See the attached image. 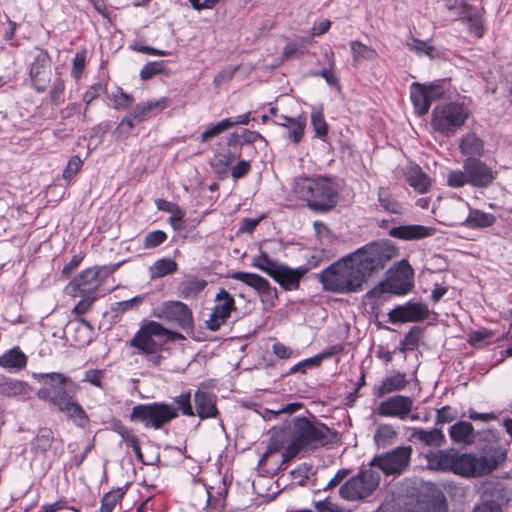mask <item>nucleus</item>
Listing matches in <instances>:
<instances>
[{"label": "nucleus", "mask_w": 512, "mask_h": 512, "mask_svg": "<svg viewBox=\"0 0 512 512\" xmlns=\"http://www.w3.org/2000/svg\"><path fill=\"white\" fill-rule=\"evenodd\" d=\"M395 255V248L385 242H372L331 263L319 274L323 289L351 294L364 290L367 280L383 270Z\"/></svg>", "instance_id": "1"}, {"label": "nucleus", "mask_w": 512, "mask_h": 512, "mask_svg": "<svg viewBox=\"0 0 512 512\" xmlns=\"http://www.w3.org/2000/svg\"><path fill=\"white\" fill-rule=\"evenodd\" d=\"M427 468L452 472L466 478H476L493 472L506 459V452L498 444L486 445L479 454L437 450L425 455Z\"/></svg>", "instance_id": "2"}, {"label": "nucleus", "mask_w": 512, "mask_h": 512, "mask_svg": "<svg viewBox=\"0 0 512 512\" xmlns=\"http://www.w3.org/2000/svg\"><path fill=\"white\" fill-rule=\"evenodd\" d=\"M180 332L166 328L155 320H143L140 327L129 341V345L140 355H145L149 363L160 365L164 359L161 352L168 343L184 340Z\"/></svg>", "instance_id": "3"}, {"label": "nucleus", "mask_w": 512, "mask_h": 512, "mask_svg": "<svg viewBox=\"0 0 512 512\" xmlns=\"http://www.w3.org/2000/svg\"><path fill=\"white\" fill-rule=\"evenodd\" d=\"M293 191L314 211H329L338 202L337 187L329 177H298L294 180Z\"/></svg>", "instance_id": "4"}, {"label": "nucleus", "mask_w": 512, "mask_h": 512, "mask_svg": "<svg viewBox=\"0 0 512 512\" xmlns=\"http://www.w3.org/2000/svg\"><path fill=\"white\" fill-rule=\"evenodd\" d=\"M335 433L325 424L311 421L305 417H296L292 421L288 452L297 454L301 449H315L333 442Z\"/></svg>", "instance_id": "5"}, {"label": "nucleus", "mask_w": 512, "mask_h": 512, "mask_svg": "<svg viewBox=\"0 0 512 512\" xmlns=\"http://www.w3.org/2000/svg\"><path fill=\"white\" fill-rule=\"evenodd\" d=\"M470 114V108L464 102H441L432 110L430 125L435 132L452 137L464 126Z\"/></svg>", "instance_id": "6"}, {"label": "nucleus", "mask_w": 512, "mask_h": 512, "mask_svg": "<svg viewBox=\"0 0 512 512\" xmlns=\"http://www.w3.org/2000/svg\"><path fill=\"white\" fill-rule=\"evenodd\" d=\"M36 377L42 383L37 391V397L57 409L74 398V392L78 389V385L61 373L38 374Z\"/></svg>", "instance_id": "7"}, {"label": "nucleus", "mask_w": 512, "mask_h": 512, "mask_svg": "<svg viewBox=\"0 0 512 512\" xmlns=\"http://www.w3.org/2000/svg\"><path fill=\"white\" fill-rule=\"evenodd\" d=\"M177 410L172 404L153 402L135 405L130 413V420L143 424L145 428L159 430L177 418Z\"/></svg>", "instance_id": "8"}, {"label": "nucleus", "mask_w": 512, "mask_h": 512, "mask_svg": "<svg viewBox=\"0 0 512 512\" xmlns=\"http://www.w3.org/2000/svg\"><path fill=\"white\" fill-rule=\"evenodd\" d=\"M380 483V473L371 465L362 469L340 487V496L348 501L365 499L370 496Z\"/></svg>", "instance_id": "9"}, {"label": "nucleus", "mask_w": 512, "mask_h": 512, "mask_svg": "<svg viewBox=\"0 0 512 512\" xmlns=\"http://www.w3.org/2000/svg\"><path fill=\"white\" fill-rule=\"evenodd\" d=\"M27 56L31 85L36 92L43 93L51 81V57L45 49L38 46L29 50Z\"/></svg>", "instance_id": "10"}, {"label": "nucleus", "mask_w": 512, "mask_h": 512, "mask_svg": "<svg viewBox=\"0 0 512 512\" xmlns=\"http://www.w3.org/2000/svg\"><path fill=\"white\" fill-rule=\"evenodd\" d=\"M167 107V98L149 100L136 105L129 115L125 116L117 127V131L123 135L128 136L133 129L135 123H140L148 118L160 113Z\"/></svg>", "instance_id": "11"}, {"label": "nucleus", "mask_w": 512, "mask_h": 512, "mask_svg": "<svg viewBox=\"0 0 512 512\" xmlns=\"http://www.w3.org/2000/svg\"><path fill=\"white\" fill-rule=\"evenodd\" d=\"M411 455L410 446H398L387 453L375 456L370 465L379 468L386 475H399L409 466Z\"/></svg>", "instance_id": "12"}, {"label": "nucleus", "mask_w": 512, "mask_h": 512, "mask_svg": "<svg viewBox=\"0 0 512 512\" xmlns=\"http://www.w3.org/2000/svg\"><path fill=\"white\" fill-rule=\"evenodd\" d=\"M156 318L176 324L185 332L194 328L191 309L181 301H164L153 313Z\"/></svg>", "instance_id": "13"}, {"label": "nucleus", "mask_w": 512, "mask_h": 512, "mask_svg": "<svg viewBox=\"0 0 512 512\" xmlns=\"http://www.w3.org/2000/svg\"><path fill=\"white\" fill-rule=\"evenodd\" d=\"M445 93L442 83H432L430 85L413 82L410 86V99L415 113L423 116L428 113L432 102L440 99Z\"/></svg>", "instance_id": "14"}, {"label": "nucleus", "mask_w": 512, "mask_h": 512, "mask_svg": "<svg viewBox=\"0 0 512 512\" xmlns=\"http://www.w3.org/2000/svg\"><path fill=\"white\" fill-rule=\"evenodd\" d=\"M102 270H106L107 273H111L114 269L107 267L87 268L69 283L67 289L73 296L95 295L96 290L100 286L99 276Z\"/></svg>", "instance_id": "15"}, {"label": "nucleus", "mask_w": 512, "mask_h": 512, "mask_svg": "<svg viewBox=\"0 0 512 512\" xmlns=\"http://www.w3.org/2000/svg\"><path fill=\"white\" fill-rule=\"evenodd\" d=\"M463 169L468 174V182L477 188H487L496 179L497 172L477 157H467Z\"/></svg>", "instance_id": "16"}, {"label": "nucleus", "mask_w": 512, "mask_h": 512, "mask_svg": "<svg viewBox=\"0 0 512 512\" xmlns=\"http://www.w3.org/2000/svg\"><path fill=\"white\" fill-rule=\"evenodd\" d=\"M215 301L217 304L205 321L206 327L211 331H217L230 317L231 311L236 308L234 298L223 288L217 292Z\"/></svg>", "instance_id": "17"}, {"label": "nucleus", "mask_w": 512, "mask_h": 512, "mask_svg": "<svg viewBox=\"0 0 512 512\" xmlns=\"http://www.w3.org/2000/svg\"><path fill=\"white\" fill-rule=\"evenodd\" d=\"M429 316L427 304L408 301L404 305L395 306L389 313V322L392 324L406 322H421Z\"/></svg>", "instance_id": "18"}, {"label": "nucleus", "mask_w": 512, "mask_h": 512, "mask_svg": "<svg viewBox=\"0 0 512 512\" xmlns=\"http://www.w3.org/2000/svg\"><path fill=\"white\" fill-rule=\"evenodd\" d=\"M230 277L251 287L260 296L262 302L273 304L278 297L276 288L271 287L267 279L256 273L237 271Z\"/></svg>", "instance_id": "19"}, {"label": "nucleus", "mask_w": 512, "mask_h": 512, "mask_svg": "<svg viewBox=\"0 0 512 512\" xmlns=\"http://www.w3.org/2000/svg\"><path fill=\"white\" fill-rule=\"evenodd\" d=\"M413 407V400L408 396L395 395L380 402L376 413L383 417H397L405 420Z\"/></svg>", "instance_id": "20"}, {"label": "nucleus", "mask_w": 512, "mask_h": 512, "mask_svg": "<svg viewBox=\"0 0 512 512\" xmlns=\"http://www.w3.org/2000/svg\"><path fill=\"white\" fill-rule=\"evenodd\" d=\"M388 291L396 295H404L413 288V270L408 263L396 270L389 278Z\"/></svg>", "instance_id": "21"}, {"label": "nucleus", "mask_w": 512, "mask_h": 512, "mask_svg": "<svg viewBox=\"0 0 512 512\" xmlns=\"http://www.w3.org/2000/svg\"><path fill=\"white\" fill-rule=\"evenodd\" d=\"M483 15V8L472 5L458 16V20L467 27V31L470 35L476 38H482L485 33Z\"/></svg>", "instance_id": "22"}, {"label": "nucleus", "mask_w": 512, "mask_h": 512, "mask_svg": "<svg viewBox=\"0 0 512 512\" xmlns=\"http://www.w3.org/2000/svg\"><path fill=\"white\" fill-rule=\"evenodd\" d=\"M435 233V227L417 224L400 225L389 231L390 236L408 241L424 239L433 236Z\"/></svg>", "instance_id": "23"}, {"label": "nucleus", "mask_w": 512, "mask_h": 512, "mask_svg": "<svg viewBox=\"0 0 512 512\" xmlns=\"http://www.w3.org/2000/svg\"><path fill=\"white\" fill-rule=\"evenodd\" d=\"M195 415L200 419L215 418L218 415L216 397L210 392L197 390L194 394Z\"/></svg>", "instance_id": "24"}, {"label": "nucleus", "mask_w": 512, "mask_h": 512, "mask_svg": "<svg viewBox=\"0 0 512 512\" xmlns=\"http://www.w3.org/2000/svg\"><path fill=\"white\" fill-rule=\"evenodd\" d=\"M305 270L301 268H290L285 264H280L274 271L273 279L279 283L284 290H295L299 287L300 280Z\"/></svg>", "instance_id": "25"}, {"label": "nucleus", "mask_w": 512, "mask_h": 512, "mask_svg": "<svg viewBox=\"0 0 512 512\" xmlns=\"http://www.w3.org/2000/svg\"><path fill=\"white\" fill-rule=\"evenodd\" d=\"M58 411L64 413L68 420L82 429L88 427L90 419L83 407L73 398L69 399L65 404L58 408Z\"/></svg>", "instance_id": "26"}, {"label": "nucleus", "mask_w": 512, "mask_h": 512, "mask_svg": "<svg viewBox=\"0 0 512 512\" xmlns=\"http://www.w3.org/2000/svg\"><path fill=\"white\" fill-rule=\"evenodd\" d=\"M411 439L424 446L441 447L445 444V435L441 429L432 428L429 430L423 428H413Z\"/></svg>", "instance_id": "27"}, {"label": "nucleus", "mask_w": 512, "mask_h": 512, "mask_svg": "<svg viewBox=\"0 0 512 512\" xmlns=\"http://www.w3.org/2000/svg\"><path fill=\"white\" fill-rule=\"evenodd\" d=\"M240 157V152L223 149L214 154L210 161V165L215 174L223 178L228 175L230 165Z\"/></svg>", "instance_id": "28"}, {"label": "nucleus", "mask_w": 512, "mask_h": 512, "mask_svg": "<svg viewBox=\"0 0 512 512\" xmlns=\"http://www.w3.org/2000/svg\"><path fill=\"white\" fill-rule=\"evenodd\" d=\"M407 183L418 193L428 192L431 186L429 176L419 165H410L405 173Z\"/></svg>", "instance_id": "29"}, {"label": "nucleus", "mask_w": 512, "mask_h": 512, "mask_svg": "<svg viewBox=\"0 0 512 512\" xmlns=\"http://www.w3.org/2000/svg\"><path fill=\"white\" fill-rule=\"evenodd\" d=\"M449 436L452 442L469 445L474 442V427L470 422L458 421L449 428Z\"/></svg>", "instance_id": "30"}, {"label": "nucleus", "mask_w": 512, "mask_h": 512, "mask_svg": "<svg viewBox=\"0 0 512 512\" xmlns=\"http://www.w3.org/2000/svg\"><path fill=\"white\" fill-rule=\"evenodd\" d=\"M459 150L468 157H481L484 154V142L474 132L463 135L459 142Z\"/></svg>", "instance_id": "31"}, {"label": "nucleus", "mask_w": 512, "mask_h": 512, "mask_svg": "<svg viewBox=\"0 0 512 512\" xmlns=\"http://www.w3.org/2000/svg\"><path fill=\"white\" fill-rule=\"evenodd\" d=\"M406 385V375L401 372H396L384 378L381 383L374 388V394L377 397H383L386 394L402 390Z\"/></svg>", "instance_id": "32"}, {"label": "nucleus", "mask_w": 512, "mask_h": 512, "mask_svg": "<svg viewBox=\"0 0 512 512\" xmlns=\"http://www.w3.org/2000/svg\"><path fill=\"white\" fill-rule=\"evenodd\" d=\"M496 216L479 209L469 208V214L463 225L471 229H484L496 223Z\"/></svg>", "instance_id": "33"}, {"label": "nucleus", "mask_w": 512, "mask_h": 512, "mask_svg": "<svg viewBox=\"0 0 512 512\" xmlns=\"http://www.w3.org/2000/svg\"><path fill=\"white\" fill-rule=\"evenodd\" d=\"M354 65L363 61H374L378 57L377 51L361 41L353 40L349 43Z\"/></svg>", "instance_id": "34"}, {"label": "nucleus", "mask_w": 512, "mask_h": 512, "mask_svg": "<svg viewBox=\"0 0 512 512\" xmlns=\"http://www.w3.org/2000/svg\"><path fill=\"white\" fill-rule=\"evenodd\" d=\"M178 265L171 258H161L156 260L149 267V276L151 279H158L173 274L177 271Z\"/></svg>", "instance_id": "35"}, {"label": "nucleus", "mask_w": 512, "mask_h": 512, "mask_svg": "<svg viewBox=\"0 0 512 512\" xmlns=\"http://www.w3.org/2000/svg\"><path fill=\"white\" fill-rule=\"evenodd\" d=\"M27 358L19 348H12L0 356V366L9 369H21L26 366Z\"/></svg>", "instance_id": "36"}, {"label": "nucleus", "mask_w": 512, "mask_h": 512, "mask_svg": "<svg viewBox=\"0 0 512 512\" xmlns=\"http://www.w3.org/2000/svg\"><path fill=\"white\" fill-rule=\"evenodd\" d=\"M407 512H447L446 497L442 492L434 493L425 505H418Z\"/></svg>", "instance_id": "37"}, {"label": "nucleus", "mask_w": 512, "mask_h": 512, "mask_svg": "<svg viewBox=\"0 0 512 512\" xmlns=\"http://www.w3.org/2000/svg\"><path fill=\"white\" fill-rule=\"evenodd\" d=\"M407 47L409 50L415 52L417 55L422 56L426 55L430 59H436L440 57V50L430 44L428 42L420 40L418 38H415L411 36L407 42Z\"/></svg>", "instance_id": "38"}, {"label": "nucleus", "mask_w": 512, "mask_h": 512, "mask_svg": "<svg viewBox=\"0 0 512 512\" xmlns=\"http://www.w3.org/2000/svg\"><path fill=\"white\" fill-rule=\"evenodd\" d=\"M397 439V431L391 424H380L374 434V441L377 447L386 448Z\"/></svg>", "instance_id": "39"}, {"label": "nucleus", "mask_w": 512, "mask_h": 512, "mask_svg": "<svg viewBox=\"0 0 512 512\" xmlns=\"http://www.w3.org/2000/svg\"><path fill=\"white\" fill-rule=\"evenodd\" d=\"M54 442V433L50 428L43 427L38 430L32 441V449L35 452L46 453Z\"/></svg>", "instance_id": "40"}, {"label": "nucleus", "mask_w": 512, "mask_h": 512, "mask_svg": "<svg viewBox=\"0 0 512 512\" xmlns=\"http://www.w3.org/2000/svg\"><path fill=\"white\" fill-rule=\"evenodd\" d=\"M125 495V489L118 487L105 493L101 498L99 512H112Z\"/></svg>", "instance_id": "41"}, {"label": "nucleus", "mask_w": 512, "mask_h": 512, "mask_svg": "<svg viewBox=\"0 0 512 512\" xmlns=\"http://www.w3.org/2000/svg\"><path fill=\"white\" fill-rule=\"evenodd\" d=\"M26 384L22 381L1 377L0 378V394L6 396H17L25 393Z\"/></svg>", "instance_id": "42"}, {"label": "nucleus", "mask_w": 512, "mask_h": 512, "mask_svg": "<svg viewBox=\"0 0 512 512\" xmlns=\"http://www.w3.org/2000/svg\"><path fill=\"white\" fill-rule=\"evenodd\" d=\"M378 202L379 205L387 212L392 214H401L402 213V205L394 199L390 193L380 187L378 190Z\"/></svg>", "instance_id": "43"}, {"label": "nucleus", "mask_w": 512, "mask_h": 512, "mask_svg": "<svg viewBox=\"0 0 512 512\" xmlns=\"http://www.w3.org/2000/svg\"><path fill=\"white\" fill-rule=\"evenodd\" d=\"M252 266L273 277L274 271L277 270L280 264L270 259L266 252L261 251L260 255L253 259Z\"/></svg>", "instance_id": "44"}, {"label": "nucleus", "mask_w": 512, "mask_h": 512, "mask_svg": "<svg viewBox=\"0 0 512 512\" xmlns=\"http://www.w3.org/2000/svg\"><path fill=\"white\" fill-rule=\"evenodd\" d=\"M311 125L314 129L315 137L324 140L328 134V124L321 109L312 111Z\"/></svg>", "instance_id": "45"}, {"label": "nucleus", "mask_w": 512, "mask_h": 512, "mask_svg": "<svg viewBox=\"0 0 512 512\" xmlns=\"http://www.w3.org/2000/svg\"><path fill=\"white\" fill-rule=\"evenodd\" d=\"M306 127V117L298 116L293 119L288 128L287 137L293 141V143L298 144L304 135V130Z\"/></svg>", "instance_id": "46"}, {"label": "nucleus", "mask_w": 512, "mask_h": 512, "mask_svg": "<svg viewBox=\"0 0 512 512\" xmlns=\"http://www.w3.org/2000/svg\"><path fill=\"white\" fill-rule=\"evenodd\" d=\"M231 128V123L229 119H223L216 124H211L208 126L205 131L201 134V142H207L210 139L220 135L224 131Z\"/></svg>", "instance_id": "47"}, {"label": "nucleus", "mask_w": 512, "mask_h": 512, "mask_svg": "<svg viewBox=\"0 0 512 512\" xmlns=\"http://www.w3.org/2000/svg\"><path fill=\"white\" fill-rule=\"evenodd\" d=\"M174 404H176L175 409L180 411L185 416H195V412L191 403V393L190 391L181 393L180 395L174 397Z\"/></svg>", "instance_id": "48"}, {"label": "nucleus", "mask_w": 512, "mask_h": 512, "mask_svg": "<svg viewBox=\"0 0 512 512\" xmlns=\"http://www.w3.org/2000/svg\"><path fill=\"white\" fill-rule=\"evenodd\" d=\"M164 69V61H151L142 67V69L140 70V77L142 80H149L153 76L162 73Z\"/></svg>", "instance_id": "49"}, {"label": "nucleus", "mask_w": 512, "mask_h": 512, "mask_svg": "<svg viewBox=\"0 0 512 512\" xmlns=\"http://www.w3.org/2000/svg\"><path fill=\"white\" fill-rule=\"evenodd\" d=\"M167 239V234L162 230H154L147 233L143 240V247L145 249H152L164 243Z\"/></svg>", "instance_id": "50"}, {"label": "nucleus", "mask_w": 512, "mask_h": 512, "mask_svg": "<svg viewBox=\"0 0 512 512\" xmlns=\"http://www.w3.org/2000/svg\"><path fill=\"white\" fill-rule=\"evenodd\" d=\"M65 85L61 78H56L49 91V98L53 105H59L64 102Z\"/></svg>", "instance_id": "51"}, {"label": "nucleus", "mask_w": 512, "mask_h": 512, "mask_svg": "<svg viewBox=\"0 0 512 512\" xmlns=\"http://www.w3.org/2000/svg\"><path fill=\"white\" fill-rule=\"evenodd\" d=\"M458 417L457 409L451 406H443L436 410V420L435 423L438 424H446L451 423Z\"/></svg>", "instance_id": "52"}, {"label": "nucleus", "mask_w": 512, "mask_h": 512, "mask_svg": "<svg viewBox=\"0 0 512 512\" xmlns=\"http://www.w3.org/2000/svg\"><path fill=\"white\" fill-rule=\"evenodd\" d=\"M447 184L452 188H460L469 184L467 172L464 169L449 172L447 175Z\"/></svg>", "instance_id": "53"}, {"label": "nucleus", "mask_w": 512, "mask_h": 512, "mask_svg": "<svg viewBox=\"0 0 512 512\" xmlns=\"http://www.w3.org/2000/svg\"><path fill=\"white\" fill-rule=\"evenodd\" d=\"M144 302V296H135L131 299L117 302L113 311L124 313L132 309L138 308Z\"/></svg>", "instance_id": "54"}, {"label": "nucleus", "mask_w": 512, "mask_h": 512, "mask_svg": "<svg viewBox=\"0 0 512 512\" xmlns=\"http://www.w3.org/2000/svg\"><path fill=\"white\" fill-rule=\"evenodd\" d=\"M238 69L239 66H234L219 71L213 79L214 86L216 88H220L222 85L230 82L233 79L235 73L238 71Z\"/></svg>", "instance_id": "55"}, {"label": "nucleus", "mask_w": 512, "mask_h": 512, "mask_svg": "<svg viewBox=\"0 0 512 512\" xmlns=\"http://www.w3.org/2000/svg\"><path fill=\"white\" fill-rule=\"evenodd\" d=\"M81 166H82L81 158L77 155L72 156L69 159V161L63 171V178L66 181H70L74 177V175L79 172Z\"/></svg>", "instance_id": "56"}, {"label": "nucleus", "mask_w": 512, "mask_h": 512, "mask_svg": "<svg viewBox=\"0 0 512 512\" xmlns=\"http://www.w3.org/2000/svg\"><path fill=\"white\" fill-rule=\"evenodd\" d=\"M325 56L328 59L329 68L322 69L317 75L323 77L325 79V81L329 85H331V86H338L339 85V80H338L337 76L332 71V68L334 66L333 54L332 53L330 55L325 54Z\"/></svg>", "instance_id": "57"}, {"label": "nucleus", "mask_w": 512, "mask_h": 512, "mask_svg": "<svg viewBox=\"0 0 512 512\" xmlns=\"http://www.w3.org/2000/svg\"><path fill=\"white\" fill-rule=\"evenodd\" d=\"M445 7L453 14L459 16L472 5L469 0H442Z\"/></svg>", "instance_id": "58"}, {"label": "nucleus", "mask_w": 512, "mask_h": 512, "mask_svg": "<svg viewBox=\"0 0 512 512\" xmlns=\"http://www.w3.org/2000/svg\"><path fill=\"white\" fill-rule=\"evenodd\" d=\"M104 375V370L89 369L85 371L82 381L88 382L98 388H102V381L104 379Z\"/></svg>", "instance_id": "59"}, {"label": "nucleus", "mask_w": 512, "mask_h": 512, "mask_svg": "<svg viewBox=\"0 0 512 512\" xmlns=\"http://www.w3.org/2000/svg\"><path fill=\"white\" fill-rule=\"evenodd\" d=\"M316 367H319V365L317 363V359L315 358V356H313L311 358L304 359V360L298 362L297 364L293 365L290 368L288 374H296L298 372L305 374L308 369H312V368H316Z\"/></svg>", "instance_id": "60"}, {"label": "nucleus", "mask_w": 512, "mask_h": 512, "mask_svg": "<svg viewBox=\"0 0 512 512\" xmlns=\"http://www.w3.org/2000/svg\"><path fill=\"white\" fill-rule=\"evenodd\" d=\"M303 48V45H300L297 42H288L283 49L282 59L289 60L303 55Z\"/></svg>", "instance_id": "61"}, {"label": "nucleus", "mask_w": 512, "mask_h": 512, "mask_svg": "<svg viewBox=\"0 0 512 512\" xmlns=\"http://www.w3.org/2000/svg\"><path fill=\"white\" fill-rule=\"evenodd\" d=\"M105 90H106V86L103 83H101V82L94 83L84 93L83 101L85 102L86 105H89L93 100H95L102 93H104Z\"/></svg>", "instance_id": "62"}, {"label": "nucleus", "mask_w": 512, "mask_h": 512, "mask_svg": "<svg viewBox=\"0 0 512 512\" xmlns=\"http://www.w3.org/2000/svg\"><path fill=\"white\" fill-rule=\"evenodd\" d=\"M85 60H86V52L81 51L77 52L73 59V65H72V71L71 75L75 79H80L82 76L84 67H85Z\"/></svg>", "instance_id": "63"}, {"label": "nucleus", "mask_w": 512, "mask_h": 512, "mask_svg": "<svg viewBox=\"0 0 512 512\" xmlns=\"http://www.w3.org/2000/svg\"><path fill=\"white\" fill-rule=\"evenodd\" d=\"M272 353L279 359H290L295 356L294 351L281 342L273 343Z\"/></svg>", "instance_id": "64"}]
</instances>
